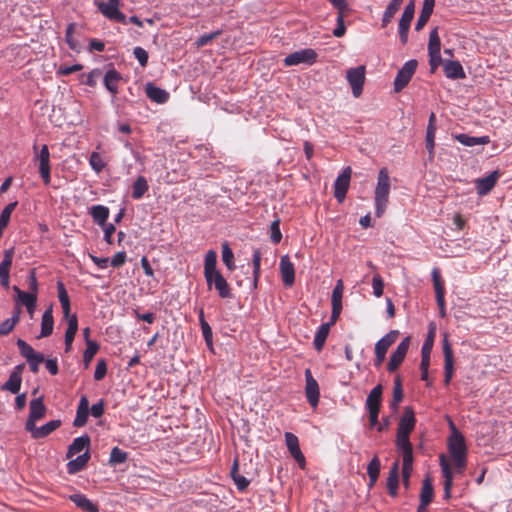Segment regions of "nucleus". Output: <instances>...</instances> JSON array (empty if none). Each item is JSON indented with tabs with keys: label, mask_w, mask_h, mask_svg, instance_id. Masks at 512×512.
I'll return each instance as SVG.
<instances>
[{
	"label": "nucleus",
	"mask_w": 512,
	"mask_h": 512,
	"mask_svg": "<svg viewBox=\"0 0 512 512\" xmlns=\"http://www.w3.org/2000/svg\"><path fill=\"white\" fill-rule=\"evenodd\" d=\"M416 424V418L414 410L407 406L405 407L404 413L401 416L396 434V449L400 454H413V447L410 442V433L414 430Z\"/></svg>",
	"instance_id": "nucleus-1"
},
{
	"label": "nucleus",
	"mask_w": 512,
	"mask_h": 512,
	"mask_svg": "<svg viewBox=\"0 0 512 512\" xmlns=\"http://www.w3.org/2000/svg\"><path fill=\"white\" fill-rule=\"evenodd\" d=\"M447 446L456 473L462 474L467 467V445L464 435L462 433L450 435Z\"/></svg>",
	"instance_id": "nucleus-2"
},
{
	"label": "nucleus",
	"mask_w": 512,
	"mask_h": 512,
	"mask_svg": "<svg viewBox=\"0 0 512 512\" xmlns=\"http://www.w3.org/2000/svg\"><path fill=\"white\" fill-rule=\"evenodd\" d=\"M390 193V177L386 168H381L378 172L377 185L375 188L374 202L375 215L380 218L387 207Z\"/></svg>",
	"instance_id": "nucleus-3"
},
{
	"label": "nucleus",
	"mask_w": 512,
	"mask_h": 512,
	"mask_svg": "<svg viewBox=\"0 0 512 512\" xmlns=\"http://www.w3.org/2000/svg\"><path fill=\"white\" fill-rule=\"evenodd\" d=\"M34 159L39 163V174L43 183L48 186L51 183L50 151L44 144L38 151L36 144L33 145Z\"/></svg>",
	"instance_id": "nucleus-4"
},
{
	"label": "nucleus",
	"mask_w": 512,
	"mask_h": 512,
	"mask_svg": "<svg viewBox=\"0 0 512 512\" xmlns=\"http://www.w3.org/2000/svg\"><path fill=\"white\" fill-rule=\"evenodd\" d=\"M317 58L318 54L314 49L305 48L287 55L284 58L283 63L286 67L297 66L300 64L311 66L317 62Z\"/></svg>",
	"instance_id": "nucleus-5"
},
{
	"label": "nucleus",
	"mask_w": 512,
	"mask_h": 512,
	"mask_svg": "<svg viewBox=\"0 0 512 512\" xmlns=\"http://www.w3.org/2000/svg\"><path fill=\"white\" fill-rule=\"evenodd\" d=\"M98 10L109 20L116 21L122 24L127 23V17L119 9V0H107L96 2Z\"/></svg>",
	"instance_id": "nucleus-6"
},
{
	"label": "nucleus",
	"mask_w": 512,
	"mask_h": 512,
	"mask_svg": "<svg viewBox=\"0 0 512 512\" xmlns=\"http://www.w3.org/2000/svg\"><path fill=\"white\" fill-rule=\"evenodd\" d=\"M365 66L360 65L358 67L350 68L347 70L346 79L351 86L352 94L355 98L360 97L363 92V86L365 83Z\"/></svg>",
	"instance_id": "nucleus-7"
},
{
	"label": "nucleus",
	"mask_w": 512,
	"mask_h": 512,
	"mask_svg": "<svg viewBox=\"0 0 512 512\" xmlns=\"http://www.w3.org/2000/svg\"><path fill=\"white\" fill-rule=\"evenodd\" d=\"M417 65L418 63L415 59L408 60L407 62L404 63V65L398 71L394 80L395 92H400L408 85L417 69Z\"/></svg>",
	"instance_id": "nucleus-8"
},
{
	"label": "nucleus",
	"mask_w": 512,
	"mask_h": 512,
	"mask_svg": "<svg viewBox=\"0 0 512 512\" xmlns=\"http://www.w3.org/2000/svg\"><path fill=\"white\" fill-rule=\"evenodd\" d=\"M209 290L214 287L220 298L227 299L233 296L231 288L220 271L212 273L210 277L205 278Z\"/></svg>",
	"instance_id": "nucleus-9"
},
{
	"label": "nucleus",
	"mask_w": 512,
	"mask_h": 512,
	"mask_svg": "<svg viewBox=\"0 0 512 512\" xmlns=\"http://www.w3.org/2000/svg\"><path fill=\"white\" fill-rule=\"evenodd\" d=\"M351 173V167H345L334 182V197L339 203H342L346 197L350 186Z\"/></svg>",
	"instance_id": "nucleus-10"
},
{
	"label": "nucleus",
	"mask_w": 512,
	"mask_h": 512,
	"mask_svg": "<svg viewBox=\"0 0 512 512\" xmlns=\"http://www.w3.org/2000/svg\"><path fill=\"white\" fill-rule=\"evenodd\" d=\"M442 349L444 355V384L448 386L451 383L454 373V357L448 334L446 333L443 336Z\"/></svg>",
	"instance_id": "nucleus-11"
},
{
	"label": "nucleus",
	"mask_w": 512,
	"mask_h": 512,
	"mask_svg": "<svg viewBox=\"0 0 512 512\" xmlns=\"http://www.w3.org/2000/svg\"><path fill=\"white\" fill-rule=\"evenodd\" d=\"M305 382V396L307 401L312 408H316L319 404L320 389L310 369L305 370Z\"/></svg>",
	"instance_id": "nucleus-12"
},
{
	"label": "nucleus",
	"mask_w": 512,
	"mask_h": 512,
	"mask_svg": "<svg viewBox=\"0 0 512 512\" xmlns=\"http://www.w3.org/2000/svg\"><path fill=\"white\" fill-rule=\"evenodd\" d=\"M410 346V337L407 336L402 339V341L398 344L396 350L391 354L387 370L389 372L396 371L399 366L402 364V362L405 359V356L408 352Z\"/></svg>",
	"instance_id": "nucleus-13"
},
{
	"label": "nucleus",
	"mask_w": 512,
	"mask_h": 512,
	"mask_svg": "<svg viewBox=\"0 0 512 512\" xmlns=\"http://www.w3.org/2000/svg\"><path fill=\"white\" fill-rule=\"evenodd\" d=\"M25 365L18 364L11 371L8 380L2 385V389L12 394H18L22 383V372Z\"/></svg>",
	"instance_id": "nucleus-14"
},
{
	"label": "nucleus",
	"mask_w": 512,
	"mask_h": 512,
	"mask_svg": "<svg viewBox=\"0 0 512 512\" xmlns=\"http://www.w3.org/2000/svg\"><path fill=\"white\" fill-rule=\"evenodd\" d=\"M30 412L28 419L25 423V429L32 427L37 420L43 418L46 413V407L43 403V398L38 397L30 401L29 404Z\"/></svg>",
	"instance_id": "nucleus-15"
},
{
	"label": "nucleus",
	"mask_w": 512,
	"mask_h": 512,
	"mask_svg": "<svg viewBox=\"0 0 512 512\" xmlns=\"http://www.w3.org/2000/svg\"><path fill=\"white\" fill-rule=\"evenodd\" d=\"M279 269H280L283 284L286 287H291L295 282V268H294V264L290 261V258L288 255H283L281 257Z\"/></svg>",
	"instance_id": "nucleus-16"
},
{
	"label": "nucleus",
	"mask_w": 512,
	"mask_h": 512,
	"mask_svg": "<svg viewBox=\"0 0 512 512\" xmlns=\"http://www.w3.org/2000/svg\"><path fill=\"white\" fill-rule=\"evenodd\" d=\"M61 426V420L55 419L47 422L46 424L37 427L35 424L30 428L28 427L26 431L31 434V437L34 439L45 438L58 429Z\"/></svg>",
	"instance_id": "nucleus-17"
},
{
	"label": "nucleus",
	"mask_w": 512,
	"mask_h": 512,
	"mask_svg": "<svg viewBox=\"0 0 512 512\" xmlns=\"http://www.w3.org/2000/svg\"><path fill=\"white\" fill-rule=\"evenodd\" d=\"M439 465L444 478V496L445 498H449L453 485V471L445 454L439 456Z\"/></svg>",
	"instance_id": "nucleus-18"
},
{
	"label": "nucleus",
	"mask_w": 512,
	"mask_h": 512,
	"mask_svg": "<svg viewBox=\"0 0 512 512\" xmlns=\"http://www.w3.org/2000/svg\"><path fill=\"white\" fill-rule=\"evenodd\" d=\"M122 80V75L113 67L109 68L104 74L103 84L113 98L118 94V86Z\"/></svg>",
	"instance_id": "nucleus-19"
},
{
	"label": "nucleus",
	"mask_w": 512,
	"mask_h": 512,
	"mask_svg": "<svg viewBox=\"0 0 512 512\" xmlns=\"http://www.w3.org/2000/svg\"><path fill=\"white\" fill-rule=\"evenodd\" d=\"M499 176V171L495 170L486 177L478 178L475 181L477 194L480 196L487 195L494 188Z\"/></svg>",
	"instance_id": "nucleus-20"
},
{
	"label": "nucleus",
	"mask_w": 512,
	"mask_h": 512,
	"mask_svg": "<svg viewBox=\"0 0 512 512\" xmlns=\"http://www.w3.org/2000/svg\"><path fill=\"white\" fill-rule=\"evenodd\" d=\"M89 417V401L87 396L83 395L77 406L76 416L73 420L74 427H83Z\"/></svg>",
	"instance_id": "nucleus-21"
},
{
	"label": "nucleus",
	"mask_w": 512,
	"mask_h": 512,
	"mask_svg": "<svg viewBox=\"0 0 512 512\" xmlns=\"http://www.w3.org/2000/svg\"><path fill=\"white\" fill-rule=\"evenodd\" d=\"M435 333L436 326L432 322L429 324V330L421 348V362H424V365L430 363V355L434 344Z\"/></svg>",
	"instance_id": "nucleus-22"
},
{
	"label": "nucleus",
	"mask_w": 512,
	"mask_h": 512,
	"mask_svg": "<svg viewBox=\"0 0 512 512\" xmlns=\"http://www.w3.org/2000/svg\"><path fill=\"white\" fill-rule=\"evenodd\" d=\"M64 318L68 322V327L65 331V351L69 352L78 331V318L76 314H69V316H64Z\"/></svg>",
	"instance_id": "nucleus-23"
},
{
	"label": "nucleus",
	"mask_w": 512,
	"mask_h": 512,
	"mask_svg": "<svg viewBox=\"0 0 512 512\" xmlns=\"http://www.w3.org/2000/svg\"><path fill=\"white\" fill-rule=\"evenodd\" d=\"M90 446V437L87 434L76 437L72 443L69 445L66 458H71L74 455L82 452L83 450H88Z\"/></svg>",
	"instance_id": "nucleus-24"
},
{
	"label": "nucleus",
	"mask_w": 512,
	"mask_h": 512,
	"mask_svg": "<svg viewBox=\"0 0 512 512\" xmlns=\"http://www.w3.org/2000/svg\"><path fill=\"white\" fill-rule=\"evenodd\" d=\"M444 74L448 79H464L466 77L465 71L459 61L449 60L444 63Z\"/></svg>",
	"instance_id": "nucleus-25"
},
{
	"label": "nucleus",
	"mask_w": 512,
	"mask_h": 512,
	"mask_svg": "<svg viewBox=\"0 0 512 512\" xmlns=\"http://www.w3.org/2000/svg\"><path fill=\"white\" fill-rule=\"evenodd\" d=\"M146 94H147V97L152 102H155L157 104H164L169 99V93L165 89H162V88L154 85L153 83H147Z\"/></svg>",
	"instance_id": "nucleus-26"
},
{
	"label": "nucleus",
	"mask_w": 512,
	"mask_h": 512,
	"mask_svg": "<svg viewBox=\"0 0 512 512\" xmlns=\"http://www.w3.org/2000/svg\"><path fill=\"white\" fill-rule=\"evenodd\" d=\"M435 6V0H424L420 15L417 19L415 30L420 31L429 21Z\"/></svg>",
	"instance_id": "nucleus-27"
},
{
	"label": "nucleus",
	"mask_w": 512,
	"mask_h": 512,
	"mask_svg": "<svg viewBox=\"0 0 512 512\" xmlns=\"http://www.w3.org/2000/svg\"><path fill=\"white\" fill-rule=\"evenodd\" d=\"M398 334L399 332L397 330H391L379 339L375 344V354H383L386 356L389 347L396 341Z\"/></svg>",
	"instance_id": "nucleus-28"
},
{
	"label": "nucleus",
	"mask_w": 512,
	"mask_h": 512,
	"mask_svg": "<svg viewBox=\"0 0 512 512\" xmlns=\"http://www.w3.org/2000/svg\"><path fill=\"white\" fill-rule=\"evenodd\" d=\"M433 494L434 490L432 482L429 477H426L422 483V489L420 493V504L417 512H421V510L424 509L432 501Z\"/></svg>",
	"instance_id": "nucleus-29"
},
{
	"label": "nucleus",
	"mask_w": 512,
	"mask_h": 512,
	"mask_svg": "<svg viewBox=\"0 0 512 512\" xmlns=\"http://www.w3.org/2000/svg\"><path fill=\"white\" fill-rule=\"evenodd\" d=\"M382 385H376L368 394L365 408L367 410H380L381 401H382Z\"/></svg>",
	"instance_id": "nucleus-30"
},
{
	"label": "nucleus",
	"mask_w": 512,
	"mask_h": 512,
	"mask_svg": "<svg viewBox=\"0 0 512 512\" xmlns=\"http://www.w3.org/2000/svg\"><path fill=\"white\" fill-rule=\"evenodd\" d=\"M54 328L53 308L49 306L42 315L41 333L38 338L48 337L52 334Z\"/></svg>",
	"instance_id": "nucleus-31"
},
{
	"label": "nucleus",
	"mask_w": 512,
	"mask_h": 512,
	"mask_svg": "<svg viewBox=\"0 0 512 512\" xmlns=\"http://www.w3.org/2000/svg\"><path fill=\"white\" fill-rule=\"evenodd\" d=\"M90 459V453L89 450H86L81 455L77 456L75 459L70 460L67 463V472L69 474H76L80 471H82L85 466L87 465L88 461Z\"/></svg>",
	"instance_id": "nucleus-32"
},
{
	"label": "nucleus",
	"mask_w": 512,
	"mask_h": 512,
	"mask_svg": "<svg viewBox=\"0 0 512 512\" xmlns=\"http://www.w3.org/2000/svg\"><path fill=\"white\" fill-rule=\"evenodd\" d=\"M454 138L464 146L473 147L476 145H486L490 142V138L487 135L481 137L470 136L465 133L457 134Z\"/></svg>",
	"instance_id": "nucleus-33"
},
{
	"label": "nucleus",
	"mask_w": 512,
	"mask_h": 512,
	"mask_svg": "<svg viewBox=\"0 0 512 512\" xmlns=\"http://www.w3.org/2000/svg\"><path fill=\"white\" fill-rule=\"evenodd\" d=\"M398 483H399V464L398 462H394L392 467L390 468L389 475L387 478V490L392 497L397 495L398 491Z\"/></svg>",
	"instance_id": "nucleus-34"
},
{
	"label": "nucleus",
	"mask_w": 512,
	"mask_h": 512,
	"mask_svg": "<svg viewBox=\"0 0 512 512\" xmlns=\"http://www.w3.org/2000/svg\"><path fill=\"white\" fill-rule=\"evenodd\" d=\"M70 500L76 505L77 508L85 512H98L97 506L92 503L84 494L75 493L70 495Z\"/></svg>",
	"instance_id": "nucleus-35"
},
{
	"label": "nucleus",
	"mask_w": 512,
	"mask_h": 512,
	"mask_svg": "<svg viewBox=\"0 0 512 512\" xmlns=\"http://www.w3.org/2000/svg\"><path fill=\"white\" fill-rule=\"evenodd\" d=\"M21 309L16 307L12 316L0 324V336L8 335L20 320Z\"/></svg>",
	"instance_id": "nucleus-36"
},
{
	"label": "nucleus",
	"mask_w": 512,
	"mask_h": 512,
	"mask_svg": "<svg viewBox=\"0 0 512 512\" xmlns=\"http://www.w3.org/2000/svg\"><path fill=\"white\" fill-rule=\"evenodd\" d=\"M329 332H330V323H323L317 329L315 336H314V340H313L314 348L317 351H321L323 349L325 341L329 335Z\"/></svg>",
	"instance_id": "nucleus-37"
},
{
	"label": "nucleus",
	"mask_w": 512,
	"mask_h": 512,
	"mask_svg": "<svg viewBox=\"0 0 512 512\" xmlns=\"http://www.w3.org/2000/svg\"><path fill=\"white\" fill-rule=\"evenodd\" d=\"M403 465H402V479L403 485L406 489L409 488L410 476L413 470V454H401Z\"/></svg>",
	"instance_id": "nucleus-38"
},
{
	"label": "nucleus",
	"mask_w": 512,
	"mask_h": 512,
	"mask_svg": "<svg viewBox=\"0 0 512 512\" xmlns=\"http://www.w3.org/2000/svg\"><path fill=\"white\" fill-rule=\"evenodd\" d=\"M57 292H58V299L62 307L63 315L69 316L70 310H71V304L69 295L67 293L66 287L62 281L57 282Z\"/></svg>",
	"instance_id": "nucleus-39"
},
{
	"label": "nucleus",
	"mask_w": 512,
	"mask_h": 512,
	"mask_svg": "<svg viewBox=\"0 0 512 512\" xmlns=\"http://www.w3.org/2000/svg\"><path fill=\"white\" fill-rule=\"evenodd\" d=\"M90 215L96 224L104 226L109 217V209L103 205H94L91 207Z\"/></svg>",
	"instance_id": "nucleus-40"
},
{
	"label": "nucleus",
	"mask_w": 512,
	"mask_h": 512,
	"mask_svg": "<svg viewBox=\"0 0 512 512\" xmlns=\"http://www.w3.org/2000/svg\"><path fill=\"white\" fill-rule=\"evenodd\" d=\"M217 253L214 250H209L204 259V277L208 278L212 273L218 272L216 267Z\"/></svg>",
	"instance_id": "nucleus-41"
},
{
	"label": "nucleus",
	"mask_w": 512,
	"mask_h": 512,
	"mask_svg": "<svg viewBox=\"0 0 512 512\" xmlns=\"http://www.w3.org/2000/svg\"><path fill=\"white\" fill-rule=\"evenodd\" d=\"M199 323L202 330L203 338L207 344V346L212 349L213 347V333L210 325L204 318V311L203 309H200L199 311Z\"/></svg>",
	"instance_id": "nucleus-42"
},
{
	"label": "nucleus",
	"mask_w": 512,
	"mask_h": 512,
	"mask_svg": "<svg viewBox=\"0 0 512 512\" xmlns=\"http://www.w3.org/2000/svg\"><path fill=\"white\" fill-rule=\"evenodd\" d=\"M148 183L144 176H139L133 183L132 198L135 200L141 199L143 195L148 191Z\"/></svg>",
	"instance_id": "nucleus-43"
},
{
	"label": "nucleus",
	"mask_w": 512,
	"mask_h": 512,
	"mask_svg": "<svg viewBox=\"0 0 512 512\" xmlns=\"http://www.w3.org/2000/svg\"><path fill=\"white\" fill-rule=\"evenodd\" d=\"M402 399H403L402 383H401L400 377L397 376L394 379L393 397H392V400L390 402V407L393 410H397L398 409V405L402 401Z\"/></svg>",
	"instance_id": "nucleus-44"
},
{
	"label": "nucleus",
	"mask_w": 512,
	"mask_h": 512,
	"mask_svg": "<svg viewBox=\"0 0 512 512\" xmlns=\"http://www.w3.org/2000/svg\"><path fill=\"white\" fill-rule=\"evenodd\" d=\"M16 206H17V201L9 203L2 210V212L0 214V238L2 237L3 230L8 225L10 218H11V214L14 211V209L16 208Z\"/></svg>",
	"instance_id": "nucleus-45"
},
{
	"label": "nucleus",
	"mask_w": 512,
	"mask_h": 512,
	"mask_svg": "<svg viewBox=\"0 0 512 512\" xmlns=\"http://www.w3.org/2000/svg\"><path fill=\"white\" fill-rule=\"evenodd\" d=\"M13 256L14 251L12 248L4 251L3 259L0 263V276H9Z\"/></svg>",
	"instance_id": "nucleus-46"
},
{
	"label": "nucleus",
	"mask_w": 512,
	"mask_h": 512,
	"mask_svg": "<svg viewBox=\"0 0 512 512\" xmlns=\"http://www.w3.org/2000/svg\"><path fill=\"white\" fill-rule=\"evenodd\" d=\"M380 467L381 463L379 458L374 456L367 466V474L371 484H374L377 481L380 473Z\"/></svg>",
	"instance_id": "nucleus-47"
},
{
	"label": "nucleus",
	"mask_w": 512,
	"mask_h": 512,
	"mask_svg": "<svg viewBox=\"0 0 512 512\" xmlns=\"http://www.w3.org/2000/svg\"><path fill=\"white\" fill-rule=\"evenodd\" d=\"M222 260L229 271H233L236 268L234 253L227 242L222 244Z\"/></svg>",
	"instance_id": "nucleus-48"
},
{
	"label": "nucleus",
	"mask_w": 512,
	"mask_h": 512,
	"mask_svg": "<svg viewBox=\"0 0 512 512\" xmlns=\"http://www.w3.org/2000/svg\"><path fill=\"white\" fill-rule=\"evenodd\" d=\"M415 4L414 0H411L404 8V11L399 20V25L410 27L414 17Z\"/></svg>",
	"instance_id": "nucleus-49"
},
{
	"label": "nucleus",
	"mask_w": 512,
	"mask_h": 512,
	"mask_svg": "<svg viewBox=\"0 0 512 512\" xmlns=\"http://www.w3.org/2000/svg\"><path fill=\"white\" fill-rule=\"evenodd\" d=\"M441 51V40L438 34V28H434L429 35L428 43V54L440 53Z\"/></svg>",
	"instance_id": "nucleus-50"
},
{
	"label": "nucleus",
	"mask_w": 512,
	"mask_h": 512,
	"mask_svg": "<svg viewBox=\"0 0 512 512\" xmlns=\"http://www.w3.org/2000/svg\"><path fill=\"white\" fill-rule=\"evenodd\" d=\"M13 290L14 292L16 293L17 295V299L16 301L18 303H21L22 305H24L25 307L35 301H37V295H35L34 293H29V292H25V291H22L21 289H19V287L17 286H14L13 287Z\"/></svg>",
	"instance_id": "nucleus-51"
},
{
	"label": "nucleus",
	"mask_w": 512,
	"mask_h": 512,
	"mask_svg": "<svg viewBox=\"0 0 512 512\" xmlns=\"http://www.w3.org/2000/svg\"><path fill=\"white\" fill-rule=\"evenodd\" d=\"M261 258L262 254L260 249H254L252 254V263H253V286L257 287L259 275H260V266H261Z\"/></svg>",
	"instance_id": "nucleus-52"
},
{
	"label": "nucleus",
	"mask_w": 512,
	"mask_h": 512,
	"mask_svg": "<svg viewBox=\"0 0 512 512\" xmlns=\"http://www.w3.org/2000/svg\"><path fill=\"white\" fill-rule=\"evenodd\" d=\"M99 350V344L96 341H89L86 345V349L83 352V362L85 368H87Z\"/></svg>",
	"instance_id": "nucleus-53"
},
{
	"label": "nucleus",
	"mask_w": 512,
	"mask_h": 512,
	"mask_svg": "<svg viewBox=\"0 0 512 512\" xmlns=\"http://www.w3.org/2000/svg\"><path fill=\"white\" fill-rule=\"evenodd\" d=\"M75 26H76L75 23L68 24L66 31H65V41L71 50H73L75 52H79L80 45H79L78 41L75 40L73 37Z\"/></svg>",
	"instance_id": "nucleus-54"
},
{
	"label": "nucleus",
	"mask_w": 512,
	"mask_h": 512,
	"mask_svg": "<svg viewBox=\"0 0 512 512\" xmlns=\"http://www.w3.org/2000/svg\"><path fill=\"white\" fill-rule=\"evenodd\" d=\"M231 476L233 478V481L237 487L238 490L240 491H244L247 489L250 481L244 477L243 475H240L238 472H237V462L234 463L233 465V468H232V471H231Z\"/></svg>",
	"instance_id": "nucleus-55"
},
{
	"label": "nucleus",
	"mask_w": 512,
	"mask_h": 512,
	"mask_svg": "<svg viewBox=\"0 0 512 512\" xmlns=\"http://www.w3.org/2000/svg\"><path fill=\"white\" fill-rule=\"evenodd\" d=\"M128 459V453L119 447H113L110 453L109 462L112 465L124 463Z\"/></svg>",
	"instance_id": "nucleus-56"
},
{
	"label": "nucleus",
	"mask_w": 512,
	"mask_h": 512,
	"mask_svg": "<svg viewBox=\"0 0 512 512\" xmlns=\"http://www.w3.org/2000/svg\"><path fill=\"white\" fill-rule=\"evenodd\" d=\"M399 8L400 7L398 5H396V4H394L393 2H390L388 4V6L386 7V9H385V11L383 13L382 20H381V26L383 28H385L391 22V19L397 13Z\"/></svg>",
	"instance_id": "nucleus-57"
},
{
	"label": "nucleus",
	"mask_w": 512,
	"mask_h": 512,
	"mask_svg": "<svg viewBox=\"0 0 512 512\" xmlns=\"http://www.w3.org/2000/svg\"><path fill=\"white\" fill-rule=\"evenodd\" d=\"M89 164H90L92 170L95 171L96 173H100L106 165L103 158L101 157V155L98 152H92L90 154Z\"/></svg>",
	"instance_id": "nucleus-58"
},
{
	"label": "nucleus",
	"mask_w": 512,
	"mask_h": 512,
	"mask_svg": "<svg viewBox=\"0 0 512 512\" xmlns=\"http://www.w3.org/2000/svg\"><path fill=\"white\" fill-rule=\"evenodd\" d=\"M20 354L26 359L30 360L37 352L33 349L31 345H29L26 341L22 339H18L16 342Z\"/></svg>",
	"instance_id": "nucleus-59"
},
{
	"label": "nucleus",
	"mask_w": 512,
	"mask_h": 512,
	"mask_svg": "<svg viewBox=\"0 0 512 512\" xmlns=\"http://www.w3.org/2000/svg\"><path fill=\"white\" fill-rule=\"evenodd\" d=\"M285 442H286V446L288 448V451L290 454H293L300 449V446H299V440H298V437L291 433V432H286L285 433Z\"/></svg>",
	"instance_id": "nucleus-60"
},
{
	"label": "nucleus",
	"mask_w": 512,
	"mask_h": 512,
	"mask_svg": "<svg viewBox=\"0 0 512 512\" xmlns=\"http://www.w3.org/2000/svg\"><path fill=\"white\" fill-rule=\"evenodd\" d=\"M435 131H436L435 125H427V129H426V149L429 152V154H431V155L434 153Z\"/></svg>",
	"instance_id": "nucleus-61"
},
{
	"label": "nucleus",
	"mask_w": 512,
	"mask_h": 512,
	"mask_svg": "<svg viewBox=\"0 0 512 512\" xmlns=\"http://www.w3.org/2000/svg\"><path fill=\"white\" fill-rule=\"evenodd\" d=\"M270 239L274 244H278L282 240V233L280 230V220L276 219L270 226Z\"/></svg>",
	"instance_id": "nucleus-62"
},
{
	"label": "nucleus",
	"mask_w": 512,
	"mask_h": 512,
	"mask_svg": "<svg viewBox=\"0 0 512 512\" xmlns=\"http://www.w3.org/2000/svg\"><path fill=\"white\" fill-rule=\"evenodd\" d=\"M346 13H339L337 14L336 18V27L333 30V35L337 38H340L345 35L346 32V26L344 23V17Z\"/></svg>",
	"instance_id": "nucleus-63"
},
{
	"label": "nucleus",
	"mask_w": 512,
	"mask_h": 512,
	"mask_svg": "<svg viewBox=\"0 0 512 512\" xmlns=\"http://www.w3.org/2000/svg\"><path fill=\"white\" fill-rule=\"evenodd\" d=\"M372 288L375 297L379 298L383 295L384 281L379 274H375L372 278Z\"/></svg>",
	"instance_id": "nucleus-64"
}]
</instances>
